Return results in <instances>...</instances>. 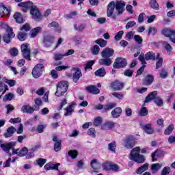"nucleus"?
<instances>
[{"label": "nucleus", "instance_id": "f257e3e1", "mask_svg": "<svg viewBox=\"0 0 175 175\" xmlns=\"http://www.w3.org/2000/svg\"><path fill=\"white\" fill-rule=\"evenodd\" d=\"M18 6L22 8V10L24 13H27L28 9H31L30 13L34 20H40L42 15L40 14V11L38 9L36 6L33 7V3L32 1H27L20 3Z\"/></svg>", "mask_w": 175, "mask_h": 175}, {"label": "nucleus", "instance_id": "f03ea898", "mask_svg": "<svg viewBox=\"0 0 175 175\" xmlns=\"http://www.w3.org/2000/svg\"><path fill=\"white\" fill-rule=\"evenodd\" d=\"M16 146V142H11L6 144H1L0 145L1 148L3 150V151H5V152H8L9 150H12V155H18V157H25V155H27L28 154V148L27 147L22 148L21 149H14L13 147Z\"/></svg>", "mask_w": 175, "mask_h": 175}, {"label": "nucleus", "instance_id": "7ed1b4c3", "mask_svg": "<svg viewBox=\"0 0 175 175\" xmlns=\"http://www.w3.org/2000/svg\"><path fill=\"white\" fill-rule=\"evenodd\" d=\"M130 159L137 163H143L144 162V156L140 154V147H135L131 150Z\"/></svg>", "mask_w": 175, "mask_h": 175}, {"label": "nucleus", "instance_id": "20e7f679", "mask_svg": "<svg viewBox=\"0 0 175 175\" xmlns=\"http://www.w3.org/2000/svg\"><path fill=\"white\" fill-rule=\"evenodd\" d=\"M158 92L157 91H154L151 92L145 99V103H148V102H151L152 99H154V103L157 105V106H162L163 105V100H161L160 97H157Z\"/></svg>", "mask_w": 175, "mask_h": 175}, {"label": "nucleus", "instance_id": "39448f33", "mask_svg": "<svg viewBox=\"0 0 175 175\" xmlns=\"http://www.w3.org/2000/svg\"><path fill=\"white\" fill-rule=\"evenodd\" d=\"M44 70V65L42 64H38L34 66L32 70V76L34 79H39L42 76L43 71Z\"/></svg>", "mask_w": 175, "mask_h": 175}, {"label": "nucleus", "instance_id": "423d86ee", "mask_svg": "<svg viewBox=\"0 0 175 175\" xmlns=\"http://www.w3.org/2000/svg\"><path fill=\"white\" fill-rule=\"evenodd\" d=\"M21 49L24 58L25 59H31V47L29 44H23Z\"/></svg>", "mask_w": 175, "mask_h": 175}, {"label": "nucleus", "instance_id": "0eeeda50", "mask_svg": "<svg viewBox=\"0 0 175 175\" xmlns=\"http://www.w3.org/2000/svg\"><path fill=\"white\" fill-rule=\"evenodd\" d=\"M126 65H128L126 59L124 57H118L113 64V68H115V69H120L121 68H125Z\"/></svg>", "mask_w": 175, "mask_h": 175}, {"label": "nucleus", "instance_id": "6e6552de", "mask_svg": "<svg viewBox=\"0 0 175 175\" xmlns=\"http://www.w3.org/2000/svg\"><path fill=\"white\" fill-rule=\"evenodd\" d=\"M14 38V33H13V29L8 27L6 29V33L3 37V40L5 43H10V40Z\"/></svg>", "mask_w": 175, "mask_h": 175}, {"label": "nucleus", "instance_id": "1a4fd4ad", "mask_svg": "<svg viewBox=\"0 0 175 175\" xmlns=\"http://www.w3.org/2000/svg\"><path fill=\"white\" fill-rule=\"evenodd\" d=\"M115 9L118 16L122 14V13H124V12L125 11V1H117L115 3Z\"/></svg>", "mask_w": 175, "mask_h": 175}, {"label": "nucleus", "instance_id": "9d476101", "mask_svg": "<svg viewBox=\"0 0 175 175\" xmlns=\"http://www.w3.org/2000/svg\"><path fill=\"white\" fill-rule=\"evenodd\" d=\"M162 33L167 38H170V40H171L172 43L175 44V31L174 30L165 29L163 30Z\"/></svg>", "mask_w": 175, "mask_h": 175}, {"label": "nucleus", "instance_id": "9b49d317", "mask_svg": "<svg viewBox=\"0 0 175 175\" xmlns=\"http://www.w3.org/2000/svg\"><path fill=\"white\" fill-rule=\"evenodd\" d=\"M124 146L126 148H133L135 147V138L132 136L126 137L124 140Z\"/></svg>", "mask_w": 175, "mask_h": 175}, {"label": "nucleus", "instance_id": "f8f14e48", "mask_svg": "<svg viewBox=\"0 0 175 175\" xmlns=\"http://www.w3.org/2000/svg\"><path fill=\"white\" fill-rule=\"evenodd\" d=\"M72 70H74L73 76H72V80L74 83H77L79 80H80V77L83 76V74L81 73V70H80V68H72Z\"/></svg>", "mask_w": 175, "mask_h": 175}, {"label": "nucleus", "instance_id": "ddd939ff", "mask_svg": "<svg viewBox=\"0 0 175 175\" xmlns=\"http://www.w3.org/2000/svg\"><path fill=\"white\" fill-rule=\"evenodd\" d=\"M113 54L114 50H113L111 48H105L101 53L103 58H110V57H113Z\"/></svg>", "mask_w": 175, "mask_h": 175}, {"label": "nucleus", "instance_id": "4468645a", "mask_svg": "<svg viewBox=\"0 0 175 175\" xmlns=\"http://www.w3.org/2000/svg\"><path fill=\"white\" fill-rule=\"evenodd\" d=\"M114 9H116V3L111 1L107 8V17H111L114 13Z\"/></svg>", "mask_w": 175, "mask_h": 175}, {"label": "nucleus", "instance_id": "2eb2a0df", "mask_svg": "<svg viewBox=\"0 0 175 175\" xmlns=\"http://www.w3.org/2000/svg\"><path fill=\"white\" fill-rule=\"evenodd\" d=\"M138 58H139V60L140 61V62H142V64L143 66L142 67H140V68L137 70V76L142 75V73H143V72H144V68H146V64H147V62H146V57H144V56L141 55L139 56Z\"/></svg>", "mask_w": 175, "mask_h": 175}, {"label": "nucleus", "instance_id": "dca6fc26", "mask_svg": "<svg viewBox=\"0 0 175 175\" xmlns=\"http://www.w3.org/2000/svg\"><path fill=\"white\" fill-rule=\"evenodd\" d=\"M54 36L48 35L44 37V44L45 47H50L54 43Z\"/></svg>", "mask_w": 175, "mask_h": 175}, {"label": "nucleus", "instance_id": "f3484780", "mask_svg": "<svg viewBox=\"0 0 175 175\" xmlns=\"http://www.w3.org/2000/svg\"><path fill=\"white\" fill-rule=\"evenodd\" d=\"M10 12H12L10 8H6V6H5V5H3V4H0V16H1V17H3V16H10Z\"/></svg>", "mask_w": 175, "mask_h": 175}, {"label": "nucleus", "instance_id": "a211bd4d", "mask_svg": "<svg viewBox=\"0 0 175 175\" xmlns=\"http://www.w3.org/2000/svg\"><path fill=\"white\" fill-rule=\"evenodd\" d=\"M111 87L113 91H121L124 88V83L119 81H116L111 84Z\"/></svg>", "mask_w": 175, "mask_h": 175}, {"label": "nucleus", "instance_id": "6ab92c4d", "mask_svg": "<svg viewBox=\"0 0 175 175\" xmlns=\"http://www.w3.org/2000/svg\"><path fill=\"white\" fill-rule=\"evenodd\" d=\"M75 103H72L68 105L66 108L64 109V116L69 117V116H72L73 112L75 111Z\"/></svg>", "mask_w": 175, "mask_h": 175}, {"label": "nucleus", "instance_id": "aec40b11", "mask_svg": "<svg viewBox=\"0 0 175 175\" xmlns=\"http://www.w3.org/2000/svg\"><path fill=\"white\" fill-rule=\"evenodd\" d=\"M16 131H17V129L14 126L9 127L7 129L5 133L3 134L4 137H5V139L12 137V136L14 135Z\"/></svg>", "mask_w": 175, "mask_h": 175}, {"label": "nucleus", "instance_id": "412c9836", "mask_svg": "<svg viewBox=\"0 0 175 175\" xmlns=\"http://www.w3.org/2000/svg\"><path fill=\"white\" fill-rule=\"evenodd\" d=\"M112 63L113 61L109 57L100 59L98 60L99 65H104L105 66H110Z\"/></svg>", "mask_w": 175, "mask_h": 175}, {"label": "nucleus", "instance_id": "4be33fe9", "mask_svg": "<svg viewBox=\"0 0 175 175\" xmlns=\"http://www.w3.org/2000/svg\"><path fill=\"white\" fill-rule=\"evenodd\" d=\"M86 90L88 92H90V94H94V95H96L97 94H99L100 92V90L96 88L95 85H90L86 87Z\"/></svg>", "mask_w": 175, "mask_h": 175}, {"label": "nucleus", "instance_id": "5701e85b", "mask_svg": "<svg viewBox=\"0 0 175 175\" xmlns=\"http://www.w3.org/2000/svg\"><path fill=\"white\" fill-rule=\"evenodd\" d=\"M122 113L121 107H116L111 111V116L113 118H119Z\"/></svg>", "mask_w": 175, "mask_h": 175}, {"label": "nucleus", "instance_id": "b1692460", "mask_svg": "<svg viewBox=\"0 0 175 175\" xmlns=\"http://www.w3.org/2000/svg\"><path fill=\"white\" fill-rule=\"evenodd\" d=\"M143 129L145 133H147L148 135H152V133H154V128H152L151 124H147L143 126Z\"/></svg>", "mask_w": 175, "mask_h": 175}, {"label": "nucleus", "instance_id": "393cba45", "mask_svg": "<svg viewBox=\"0 0 175 175\" xmlns=\"http://www.w3.org/2000/svg\"><path fill=\"white\" fill-rule=\"evenodd\" d=\"M68 91V89H65L64 88H61V86H57V90L56 92L55 93V96H64V94L65 92Z\"/></svg>", "mask_w": 175, "mask_h": 175}, {"label": "nucleus", "instance_id": "a878e982", "mask_svg": "<svg viewBox=\"0 0 175 175\" xmlns=\"http://www.w3.org/2000/svg\"><path fill=\"white\" fill-rule=\"evenodd\" d=\"M117 105L116 103H109L107 105H104V108L103 109V113H107L109 110H111V109H114Z\"/></svg>", "mask_w": 175, "mask_h": 175}, {"label": "nucleus", "instance_id": "bb28decb", "mask_svg": "<svg viewBox=\"0 0 175 175\" xmlns=\"http://www.w3.org/2000/svg\"><path fill=\"white\" fill-rule=\"evenodd\" d=\"M35 109H33V107L29 106V105H24L21 108V111L23 113H27L29 114H32L33 113Z\"/></svg>", "mask_w": 175, "mask_h": 175}, {"label": "nucleus", "instance_id": "cd10ccee", "mask_svg": "<svg viewBox=\"0 0 175 175\" xmlns=\"http://www.w3.org/2000/svg\"><path fill=\"white\" fill-rule=\"evenodd\" d=\"M152 81H154V76H152V75H148L144 80V83L146 85H151Z\"/></svg>", "mask_w": 175, "mask_h": 175}, {"label": "nucleus", "instance_id": "c85d7f7f", "mask_svg": "<svg viewBox=\"0 0 175 175\" xmlns=\"http://www.w3.org/2000/svg\"><path fill=\"white\" fill-rule=\"evenodd\" d=\"M94 75L98 77H105L106 76V70H105V68H99L94 72Z\"/></svg>", "mask_w": 175, "mask_h": 175}, {"label": "nucleus", "instance_id": "c756f323", "mask_svg": "<svg viewBox=\"0 0 175 175\" xmlns=\"http://www.w3.org/2000/svg\"><path fill=\"white\" fill-rule=\"evenodd\" d=\"M145 59L146 61H150V59L155 60L157 59V56H155V53H154V52L150 51L145 54Z\"/></svg>", "mask_w": 175, "mask_h": 175}, {"label": "nucleus", "instance_id": "7c9ffc66", "mask_svg": "<svg viewBox=\"0 0 175 175\" xmlns=\"http://www.w3.org/2000/svg\"><path fill=\"white\" fill-rule=\"evenodd\" d=\"M90 165L94 170H98V169H100V163H99L96 159H93L90 162Z\"/></svg>", "mask_w": 175, "mask_h": 175}, {"label": "nucleus", "instance_id": "2f4dec72", "mask_svg": "<svg viewBox=\"0 0 175 175\" xmlns=\"http://www.w3.org/2000/svg\"><path fill=\"white\" fill-rule=\"evenodd\" d=\"M148 169V163H145L142 166L139 167L137 170V174H142L144 172H146Z\"/></svg>", "mask_w": 175, "mask_h": 175}, {"label": "nucleus", "instance_id": "473e14b6", "mask_svg": "<svg viewBox=\"0 0 175 175\" xmlns=\"http://www.w3.org/2000/svg\"><path fill=\"white\" fill-rule=\"evenodd\" d=\"M40 31H42V27H40L34 28L33 30L30 31L31 38H36V35H38V33H39Z\"/></svg>", "mask_w": 175, "mask_h": 175}, {"label": "nucleus", "instance_id": "72a5a7b5", "mask_svg": "<svg viewBox=\"0 0 175 175\" xmlns=\"http://www.w3.org/2000/svg\"><path fill=\"white\" fill-rule=\"evenodd\" d=\"M162 167V164H160L159 163H154L152 165L151 169H152V173L155 174L159 169Z\"/></svg>", "mask_w": 175, "mask_h": 175}, {"label": "nucleus", "instance_id": "f704fd0d", "mask_svg": "<svg viewBox=\"0 0 175 175\" xmlns=\"http://www.w3.org/2000/svg\"><path fill=\"white\" fill-rule=\"evenodd\" d=\"M14 20H16V23H18V24H21V23H23V15L19 12H16L14 15Z\"/></svg>", "mask_w": 175, "mask_h": 175}, {"label": "nucleus", "instance_id": "c9c22d12", "mask_svg": "<svg viewBox=\"0 0 175 175\" xmlns=\"http://www.w3.org/2000/svg\"><path fill=\"white\" fill-rule=\"evenodd\" d=\"M114 125H116V123L113 122H107L102 126V129H111L112 128H114Z\"/></svg>", "mask_w": 175, "mask_h": 175}, {"label": "nucleus", "instance_id": "e433bc0d", "mask_svg": "<svg viewBox=\"0 0 175 175\" xmlns=\"http://www.w3.org/2000/svg\"><path fill=\"white\" fill-rule=\"evenodd\" d=\"M159 53L157 55L156 59L158 61L156 62V69H159L162 66V63L163 62V59L159 57Z\"/></svg>", "mask_w": 175, "mask_h": 175}, {"label": "nucleus", "instance_id": "4c0bfd02", "mask_svg": "<svg viewBox=\"0 0 175 175\" xmlns=\"http://www.w3.org/2000/svg\"><path fill=\"white\" fill-rule=\"evenodd\" d=\"M149 5H150V8H152V9H155V10H159V5H158L157 0H151L149 3Z\"/></svg>", "mask_w": 175, "mask_h": 175}, {"label": "nucleus", "instance_id": "58836bf2", "mask_svg": "<svg viewBox=\"0 0 175 175\" xmlns=\"http://www.w3.org/2000/svg\"><path fill=\"white\" fill-rule=\"evenodd\" d=\"M57 87H61L62 88L68 90L69 84L68 83V81H61L57 84Z\"/></svg>", "mask_w": 175, "mask_h": 175}, {"label": "nucleus", "instance_id": "ea45409f", "mask_svg": "<svg viewBox=\"0 0 175 175\" xmlns=\"http://www.w3.org/2000/svg\"><path fill=\"white\" fill-rule=\"evenodd\" d=\"M95 43L99 44L100 47H105L106 44H107V41L102 38H99L95 41Z\"/></svg>", "mask_w": 175, "mask_h": 175}, {"label": "nucleus", "instance_id": "a19ab883", "mask_svg": "<svg viewBox=\"0 0 175 175\" xmlns=\"http://www.w3.org/2000/svg\"><path fill=\"white\" fill-rule=\"evenodd\" d=\"M100 50V48H99V46L98 45H94L91 49V51L93 55H98V54H99Z\"/></svg>", "mask_w": 175, "mask_h": 175}, {"label": "nucleus", "instance_id": "79ce46f5", "mask_svg": "<svg viewBox=\"0 0 175 175\" xmlns=\"http://www.w3.org/2000/svg\"><path fill=\"white\" fill-rule=\"evenodd\" d=\"M36 163L35 165H38L40 167H43V165L46 162H47V159L40 158L36 161Z\"/></svg>", "mask_w": 175, "mask_h": 175}, {"label": "nucleus", "instance_id": "37998d69", "mask_svg": "<svg viewBox=\"0 0 175 175\" xmlns=\"http://www.w3.org/2000/svg\"><path fill=\"white\" fill-rule=\"evenodd\" d=\"M18 39L21 42H24V40H25L27 39V33L20 31L18 33Z\"/></svg>", "mask_w": 175, "mask_h": 175}, {"label": "nucleus", "instance_id": "c03bdc74", "mask_svg": "<svg viewBox=\"0 0 175 175\" xmlns=\"http://www.w3.org/2000/svg\"><path fill=\"white\" fill-rule=\"evenodd\" d=\"M148 114V111L146 107H142L139 111V115L142 117H146Z\"/></svg>", "mask_w": 175, "mask_h": 175}, {"label": "nucleus", "instance_id": "a18cd8bd", "mask_svg": "<svg viewBox=\"0 0 175 175\" xmlns=\"http://www.w3.org/2000/svg\"><path fill=\"white\" fill-rule=\"evenodd\" d=\"M134 40L137 44H142L143 43V38L139 35L134 36Z\"/></svg>", "mask_w": 175, "mask_h": 175}, {"label": "nucleus", "instance_id": "49530a36", "mask_svg": "<svg viewBox=\"0 0 175 175\" xmlns=\"http://www.w3.org/2000/svg\"><path fill=\"white\" fill-rule=\"evenodd\" d=\"M79 153L77 152V150H72L68 152V155L72 159H76L77 158V155Z\"/></svg>", "mask_w": 175, "mask_h": 175}, {"label": "nucleus", "instance_id": "de8ad7c7", "mask_svg": "<svg viewBox=\"0 0 175 175\" xmlns=\"http://www.w3.org/2000/svg\"><path fill=\"white\" fill-rule=\"evenodd\" d=\"M123 35H124V31H120L115 36V37H114L115 40H116V42L121 40L122 39Z\"/></svg>", "mask_w": 175, "mask_h": 175}, {"label": "nucleus", "instance_id": "09e8293b", "mask_svg": "<svg viewBox=\"0 0 175 175\" xmlns=\"http://www.w3.org/2000/svg\"><path fill=\"white\" fill-rule=\"evenodd\" d=\"M173 129H174V126L173 124H171L167 126V128L165 130L164 133L165 135H170L172 132H173Z\"/></svg>", "mask_w": 175, "mask_h": 175}, {"label": "nucleus", "instance_id": "8fccbe9b", "mask_svg": "<svg viewBox=\"0 0 175 175\" xmlns=\"http://www.w3.org/2000/svg\"><path fill=\"white\" fill-rule=\"evenodd\" d=\"M116 147H117V144L116 142H111L108 145L109 150H110V151H113V152H116Z\"/></svg>", "mask_w": 175, "mask_h": 175}, {"label": "nucleus", "instance_id": "3c124183", "mask_svg": "<svg viewBox=\"0 0 175 175\" xmlns=\"http://www.w3.org/2000/svg\"><path fill=\"white\" fill-rule=\"evenodd\" d=\"M95 64V60H91L86 63V66L85 67V70L87 69H92V66Z\"/></svg>", "mask_w": 175, "mask_h": 175}, {"label": "nucleus", "instance_id": "603ef678", "mask_svg": "<svg viewBox=\"0 0 175 175\" xmlns=\"http://www.w3.org/2000/svg\"><path fill=\"white\" fill-rule=\"evenodd\" d=\"M159 76L161 79H166V77H167V71L164 68H162L159 73Z\"/></svg>", "mask_w": 175, "mask_h": 175}, {"label": "nucleus", "instance_id": "864d4df0", "mask_svg": "<svg viewBox=\"0 0 175 175\" xmlns=\"http://www.w3.org/2000/svg\"><path fill=\"white\" fill-rule=\"evenodd\" d=\"M13 98H14V95L12 93H8L4 96L3 100L4 102H7V100H12Z\"/></svg>", "mask_w": 175, "mask_h": 175}, {"label": "nucleus", "instance_id": "5fc2aeb1", "mask_svg": "<svg viewBox=\"0 0 175 175\" xmlns=\"http://www.w3.org/2000/svg\"><path fill=\"white\" fill-rule=\"evenodd\" d=\"M74 28L75 31L83 32V31H84V25H75Z\"/></svg>", "mask_w": 175, "mask_h": 175}, {"label": "nucleus", "instance_id": "6e6d98bb", "mask_svg": "<svg viewBox=\"0 0 175 175\" xmlns=\"http://www.w3.org/2000/svg\"><path fill=\"white\" fill-rule=\"evenodd\" d=\"M64 57H65V55H64V54L55 53L54 55L53 59H55V61H61V59H62V58H64Z\"/></svg>", "mask_w": 175, "mask_h": 175}, {"label": "nucleus", "instance_id": "4d7b16f0", "mask_svg": "<svg viewBox=\"0 0 175 175\" xmlns=\"http://www.w3.org/2000/svg\"><path fill=\"white\" fill-rule=\"evenodd\" d=\"M10 54L12 56V57H16L18 55V50L16 48H13L11 49L10 50Z\"/></svg>", "mask_w": 175, "mask_h": 175}, {"label": "nucleus", "instance_id": "13d9d810", "mask_svg": "<svg viewBox=\"0 0 175 175\" xmlns=\"http://www.w3.org/2000/svg\"><path fill=\"white\" fill-rule=\"evenodd\" d=\"M102 124V118L101 117H97L94 119V124L96 126H98Z\"/></svg>", "mask_w": 175, "mask_h": 175}, {"label": "nucleus", "instance_id": "bf43d9fd", "mask_svg": "<svg viewBox=\"0 0 175 175\" xmlns=\"http://www.w3.org/2000/svg\"><path fill=\"white\" fill-rule=\"evenodd\" d=\"M11 124H20L21 122V118H11L9 121Z\"/></svg>", "mask_w": 175, "mask_h": 175}, {"label": "nucleus", "instance_id": "052dcab7", "mask_svg": "<svg viewBox=\"0 0 175 175\" xmlns=\"http://www.w3.org/2000/svg\"><path fill=\"white\" fill-rule=\"evenodd\" d=\"M54 150L56 152L61 151V142H57L55 143Z\"/></svg>", "mask_w": 175, "mask_h": 175}, {"label": "nucleus", "instance_id": "680f3d73", "mask_svg": "<svg viewBox=\"0 0 175 175\" xmlns=\"http://www.w3.org/2000/svg\"><path fill=\"white\" fill-rule=\"evenodd\" d=\"M110 169L111 170H113V172H118L120 170V166H118V165L111 163Z\"/></svg>", "mask_w": 175, "mask_h": 175}, {"label": "nucleus", "instance_id": "e2e57ef3", "mask_svg": "<svg viewBox=\"0 0 175 175\" xmlns=\"http://www.w3.org/2000/svg\"><path fill=\"white\" fill-rule=\"evenodd\" d=\"M95 129L94 128H90L88 131V135H89V136H92V137H95Z\"/></svg>", "mask_w": 175, "mask_h": 175}, {"label": "nucleus", "instance_id": "0e129e2a", "mask_svg": "<svg viewBox=\"0 0 175 175\" xmlns=\"http://www.w3.org/2000/svg\"><path fill=\"white\" fill-rule=\"evenodd\" d=\"M112 95L113 96H115V98H117V99H124V94H121V93H118V92H113L112 94Z\"/></svg>", "mask_w": 175, "mask_h": 175}, {"label": "nucleus", "instance_id": "69168bd1", "mask_svg": "<svg viewBox=\"0 0 175 175\" xmlns=\"http://www.w3.org/2000/svg\"><path fill=\"white\" fill-rule=\"evenodd\" d=\"M133 35L134 33L133 31H129L126 34V39L127 40H132V39H133Z\"/></svg>", "mask_w": 175, "mask_h": 175}, {"label": "nucleus", "instance_id": "338daca9", "mask_svg": "<svg viewBox=\"0 0 175 175\" xmlns=\"http://www.w3.org/2000/svg\"><path fill=\"white\" fill-rule=\"evenodd\" d=\"M170 173V168L169 167H165L163 170L161 175H168Z\"/></svg>", "mask_w": 175, "mask_h": 175}, {"label": "nucleus", "instance_id": "774afa93", "mask_svg": "<svg viewBox=\"0 0 175 175\" xmlns=\"http://www.w3.org/2000/svg\"><path fill=\"white\" fill-rule=\"evenodd\" d=\"M157 29L155 27H149L148 35H155Z\"/></svg>", "mask_w": 175, "mask_h": 175}]
</instances>
